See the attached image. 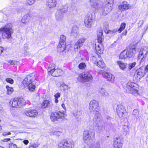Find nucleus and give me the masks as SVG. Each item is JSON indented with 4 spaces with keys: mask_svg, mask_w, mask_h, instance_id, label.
Wrapping results in <instances>:
<instances>
[{
    "mask_svg": "<svg viewBox=\"0 0 148 148\" xmlns=\"http://www.w3.org/2000/svg\"><path fill=\"white\" fill-rule=\"evenodd\" d=\"M89 3L91 7L95 11L99 12L101 15L105 16L108 14L112 8L111 6L106 5L104 6L100 0H89Z\"/></svg>",
    "mask_w": 148,
    "mask_h": 148,
    "instance_id": "obj_1",
    "label": "nucleus"
},
{
    "mask_svg": "<svg viewBox=\"0 0 148 148\" xmlns=\"http://www.w3.org/2000/svg\"><path fill=\"white\" fill-rule=\"evenodd\" d=\"M12 25L11 23L8 24L0 29V32L2 34V36L4 39L8 38L11 37L13 32Z\"/></svg>",
    "mask_w": 148,
    "mask_h": 148,
    "instance_id": "obj_2",
    "label": "nucleus"
},
{
    "mask_svg": "<svg viewBox=\"0 0 148 148\" xmlns=\"http://www.w3.org/2000/svg\"><path fill=\"white\" fill-rule=\"evenodd\" d=\"M95 134L92 129L84 130L83 132V139L84 142L87 144L92 142L95 137Z\"/></svg>",
    "mask_w": 148,
    "mask_h": 148,
    "instance_id": "obj_3",
    "label": "nucleus"
},
{
    "mask_svg": "<svg viewBox=\"0 0 148 148\" xmlns=\"http://www.w3.org/2000/svg\"><path fill=\"white\" fill-rule=\"evenodd\" d=\"M94 121L96 126L98 127V130L99 132H102L104 130L103 119L100 114H95L94 117Z\"/></svg>",
    "mask_w": 148,
    "mask_h": 148,
    "instance_id": "obj_4",
    "label": "nucleus"
},
{
    "mask_svg": "<svg viewBox=\"0 0 148 148\" xmlns=\"http://www.w3.org/2000/svg\"><path fill=\"white\" fill-rule=\"evenodd\" d=\"M92 79V75L87 72H83L79 75L77 78L78 81L84 82H89Z\"/></svg>",
    "mask_w": 148,
    "mask_h": 148,
    "instance_id": "obj_5",
    "label": "nucleus"
},
{
    "mask_svg": "<svg viewBox=\"0 0 148 148\" xmlns=\"http://www.w3.org/2000/svg\"><path fill=\"white\" fill-rule=\"evenodd\" d=\"M89 108L91 112L98 114L97 113L99 110V103L95 100L91 101L89 104Z\"/></svg>",
    "mask_w": 148,
    "mask_h": 148,
    "instance_id": "obj_6",
    "label": "nucleus"
},
{
    "mask_svg": "<svg viewBox=\"0 0 148 148\" xmlns=\"http://www.w3.org/2000/svg\"><path fill=\"white\" fill-rule=\"evenodd\" d=\"M11 103L13 107L20 108L21 107L24 106L25 104L24 99L23 98L15 99L10 102V104Z\"/></svg>",
    "mask_w": 148,
    "mask_h": 148,
    "instance_id": "obj_7",
    "label": "nucleus"
},
{
    "mask_svg": "<svg viewBox=\"0 0 148 148\" xmlns=\"http://www.w3.org/2000/svg\"><path fill=\"white\" fill-rule=\"evenodd\" d=\"M74 142L72 140H62L60 141L58 144L60 148H72L74 147Z\"/></svg>",
    "mask_w": 148,
    "mask_h": 148,
    "instance_id": "obj_8",
    "label": "nucleus"
},
{
    "mask_svg": "<svg viewBox=\"0 0 148 148\" xmlns=\"http://www.w3.org/2000/svg\"><path fill=\"white\" fill-rule=\"evenodd\" d=\"M66 116L64 112H58L52 113L51 114V119L52 122H55L58 121L59 119H63Z\"/></svg>",
    "mask_w": 148,
    "mask_h": 148,
    "instance_id": "obj_9",
    "label": "nucleus"
},
{
    "mask_svg": "<svg viewBox=\"0 0 148 148\" xmlns=\"http://www.w3.org/2000/svg\"><path fill=\"white\" fill-rule=\"evenodd\" d=\"M34 74H31L27 75L22 82V84L24 87H27L29 84L32 83L35 79Z\"/></svg>",
    "mask_w": 148,
    "mask_h": 148,
    "instance_id": "obj_10",
    "label": "nucleus"
},
{
    "mask_svg": "<svg viewBox=\"0 0 148 148\" xmlns=\"http://www.w3.org/2000/svg\"><path fill=\"white\" fill-rule=\"evenodd\" d=\"M116 111L119 117L121 118L125 117L127 114L125 109L123 106L121 105L117 106Z\"/></svg>",
    "mask_w": 148,
    "mask_h": 148,
    "instance_id": "obj_11",
    "label": "nucleus"
},
{
    "mask_svg": "<svg viewBox=\"0 0 148 148\" xmlns=\"http://www.w3.org/2000/svg\"><path fill=\"white\" fill-rule=\"evenodd\" d=\"M147 53L148 50L147 49H143L140 50L138 57V60L140 64L145 61Z\"/></svg>",
    "mask_w": 148,
    "mask_h": 148,
    "instance_id": "obj_12",
    "label": "nucleus"
},
{
    "mask_svg": "<svg viewBox=\"0 0 148 148\" xmlns=\"http://www.w3.org/2000/svg\"><path fill=\"white\" fill-rule=\"evenodd\" d=\"M139 51V48L136 46L135 45L132 46L131 48L126 52L128 57H133Z\"/></svg>",
    "mask_w": 148,
    "mask_h": 148,
    "instance_id": "obj_13",
    "label": "nucleus"
},
{
    "mask_svg": "<svg viewBox=\"0 0 148 148\" xmlns=\"http://www.w3.org/2000/svg\"><path fill=\"white\" fill-rule=\"evenodd\" d=\"M99 73L103 75V77L106 78L107 80L113 83L114 82L115 77L114 76L110 73H106L105 71L102 70H100Z\"/></svg>",
    "mask_w": 148,
    "mask_h": 148,
    "instance_id": "obj_14",
    "label": "nucleus"
},
{
    "mask_svg": "<svg viewBox=\"0 0 148 148\" xmlns=\"http://www.w3.org/2000/svg\"><path fill=\"white\" fill-rule=\"evenodd\" d=\"M37 111L35 110H25L23 113V115L26 116L35 118L38 115Z\"/></svg>",
    "mask_w": 148,
    "mask_h": 148,
    "instance_id": "obj_15",
    "label": "nucleus"
},
{
    "mask_svg": "<svg viewBox=\"0 0 148 148\" xmlns=\"http://www.w3.org/2000/svg\"><path fill=\"white\" fill-rule=\"evenodd\" d=\"M66 11V9L65 8H59L56 13V17L57 20L60 21L63 19L64 13Z\"/></svg>",
    "mask_w": 148,
    "mask_h": 148,
    "instance_id": "obj_16",
    "label": "nucleus"
},
{
    "mask_svg": "<svg viewBox=\"0 0 148 148\" xmlns=\"http://www.w3.org/2000/svg\"><path fill=\"white\" fill-rule=\"evenodd\" d=\"M122 139L119 137L114 138L113 144V148H122L123 145Z\"/></svg>",
    "mask_w": 148,
    "mask_h": 148,
    "instance_id": "obj_17",
    "label": "nucleus"
},
{
    "mask_svg": "<svg viewBox=\"0 0 148 148\" xmlns=\"http://www.w3.org/2000/svg\"><path fill=\"white\" fill-rule=\"evenodd\" d=\"M146 73L145 71L144 70L143 68L141 67L136 70L135 74V76L136 75H137V77L138 79L139 80L141 78L143 77L145 75Z\"/></svg>",
    "mask_w": 148,
    "mask_h": 148,
    "instance_id": "obj_18",
    "label": "nucleus"
},
{
    "mask_svg": "<svg viewBox=\"0 0 148 148\" xmlns=\"http://www.w3.org/2000/svg\"><path fill=\"white\" fill-rule=\"evenodd\" d=\"M131 8V6L126 1H124L118 6L119 10L121 12H123Z\"/></svg>",
    "mask_w": 148,
    "mask_h": 148,
    "instance_id": "obj_19",
    "label": "nucleus"
},
{
    "mask_svg": "<svg viewBox=\"0 0 148 148\" xmlns=\"http://www.w3.org/2000/svg\"><path fill=\"white\" fill-rule=\"evenodd\" d=\"M95 46L96 51L98 55L99 54H101L103 53V46L101 43H96Z\"/></svg>",
    "mask_w": 148,
    "mask_h": 148,
    "instance_id": "obj_20",
    "label": "nucleus"
},
{
    "mask_svg": "<svg viewBox=\"0 0 148 148\" xmlns=\"http://www.w3.org/2000/svg\"><path fill=\"white\" fill-rule=\"evenodd\" d=\"M86 40V39L84 38H81L75 43L74 46L75 49H78L82 46Z\"/></svg>",
    "mask_w": 148,
    "mask_h": 148,
    "instance_id": "obj_21",
    "label": "nucleus"
},
{
    "mask_svg": "<svg viewBox=\"0 0 148 148\" xmlns=\"http://www.w3.org/2000/svg\"><path fill=\"white\" fill-rule=\"evenodd\" d=\"M79 35L78 28L77 26H73L72 28L71 35L75 38H76Z\"/></svg>",
    "mask_w": 148,
    "mask_h": 148,
    "instance_id": "obj_22",
    "label": "nucleus"
},
{
    "mask_svg": "<svg viewBox=\"0 0 148 148\" xmlns=\"http://www.w3.org/2000/svg\"><path fill=\"white\" fill-rule=\"evenodd\" d=\"M95 20H88L85 19L84 24L86 27L87 28H91L92 27L94 24Z\"/></svg>",
    "mask_w": 148,
    "mask_h": 148,
    "instance_id": "obj_23",
    "label": "nucleus"
},
{
    "mask_svg": "<svg viewBox=\"0 0 148 148\" xmlns=\"http://www.w3.org/2000/svg\"><path fill=\"white\" fill-rule=\"evenodd\" d=\"M100 95L102 97H106L109 96V94L108 92L104 88H100L99 90Z\"/></svg>",
    "mask_w": 148,
    "mask_h": 148,
    "instance_id": "obj_24",
    "label": "nucleus"
},
{
    "mask_svg": "<svg viewBox=\"0 0 148 148\" xmlns=\"http://www.w3.org/2000/svg\"><path fill=\"white\" fill-rule=\"evenodd\" d=\"M31 16L29 14H27L24 15L22 17L21 22L24 24H26L31 18Z\"/></svg>",
    "mask_w": 148,
    "mask_h": 148,
    "instance_id": "obj_25",
    "label": "nucleus"
},
{
    "mask_svg": "<svg viewBox=\"0 0 148 148\" xmlns=\"http://www.w3.org/2000/svg\"><path fill=\"white\" fill-rule=\"evenodd\" d=\"M56 4V0H47V5L49 8L55 7Z\"/></svg>",
    "mask_w": 148,
    "mask_h": 148,
    "instance_id": "obj_26",
    "label": "nucleus"
},
{
    "mask_svg": "<svg viewBox=\"0 0 148 148\" xmlns=\"http://www.w3.org/2000/svg\"><path fill=\"white\" fill-rule=\"evenodd\" d=\"M56 68L55 64L52 63L50 64L47 69L48 72L50 74L52 75L55 71Z\"/></svg>",
    "mask_w": 148,
    "mask_h": 148,
    "instance_id": "obj_27",
    "label": "nucleus"
},
{
    "mask_svg": "<svg viewBox=\"0 0 148 148\" xmlns=\"http://www.w3.org/2000/svg\"><path fill=\"white\" fill-rule=\"evenodd\" d=\"M134 86H136V84L131 82H128L126 86V91L127 92H130L132 91V88L133 87H134Z\"/></svg>",
    "mask_w": 148,
    "mask_h": 148,
    "instance_id": "obj_28",
    "label": "nucleus"
},
{
    "mask_svg": "<svg viewBox=\"0 0 148 148\" xmlns=\"http://www.w3.org/2000/svg\"><path fill=\"white\" fill-rule=\"evenodd\" d=\"M99 59L98 61L96 62L95 64L99 68H104L105 66V64L103 59L101 57Z\"/></svg>",
    "mask_w": 148,
    "mask_h": 148,
    "instance_id": "obj_29",
    "label": "nucleus"
},
{
    "mask_svg": "<svg viewBox=\"0 0 148 148\" xmlns=\"http://www.w3.org/2000/svg\"><path fill=\"white\" fill-rule=\"evenodd\" d=\"M95 14L93 12H89L86 15L85 19L88 20H95Z\"/></svg>",
    "mask_w": 148,
    "mask_h": 148,
    "instance_id": "obj_30",
    "label": "nucleus"
},
{
    "mask_svg": "<svg viewBox=\"0 0 148 148\" xmlns=\"http://www.w3.org/2000/svg\"><path fill=\"white\" fill-rule=\"evenodd\" d=\"M117 64L120 68L123 70H124L126 68L127 65L126 63H124L120 61H117Z\"/></svg>",
    "mask_w": 148,
    "mask_h": 148,
    "instance_id": "obj_31",
    "label": "nucleus"
},
{
    "mask_svg": "<svg viewBox=\"0 0 148 148\" xmlns=\"http://www.w3.org/2000/svg\"><path fill=\"white\" fill-rule=\"evenodd\" d=\"M58 51L60 52H63L66 49L65 44L59 43L57 47Z\"/></svg>",
    "mask_w": 148,
    "mask_h": 148,
    "instance_id": "obj_32",
    "label": "nucleus"
},
{
    "mask_svg": "<svg viewBox=\"0 0 148 148\" xmlns=\"http://www.w3.org/2000/svg\"><path fill=\"white\" fill-rule=\"evenodd\" d=\"M137 85L134 86V87H133L132 88V91L130 92H128L133 94L134 95L137 96L138 95V88Z\"/></svg>",
    "mask_w": 148,
    "mask_h": 148,
    "instance_id": "obj_33",
    "label": "nucleus"
},
{
    "mask_svg": "<svg viewBox=\"0 0 148 148\" xmlns=\"http://www.w3.org/2000/svg\"><path fill=\"white\" fill-rule=\"evenodd\" d=\"M100 57L98 55L95 56H92L91 57L90 60L92 63L95 64Z\"/></svg>",
    "mask_w": 148,
    "mask_h": 148,
    "instance_id": "obj_34",
    "label": "nucleus"
},
{
    "mask_svg": "<svg viewBox=\"0 0 148 148\" xmlns=\"http://www.w3.org/2000/svg\"><path fill=\"white\" fill-rule=\"evenodd\" d=\"M97 43H101L103 39V34L101 32L97 34Z\"/></svg>",
    "mask_w": 148,
    "mask_h": 148,
    "instance_id": "obj_35",
    "label": "nucleus"
},
{
    "mask_svg": "<svg viewBox=\"0 0 148 148\" xmlns=\"http://www.w3.org/2000/svg\"><path fill=\"white\" fill-rule=\"evenodd\" d=\"M62 133L61 132L57 131L55 130H53L51 131L50 134L51 135H55L56 136H59Z\"/></svg>",
    "mask_w": 148,
    "mask_h": 148,
    "instance_id": "obj_36",
    "label": "nucleus"
},
{
    "mask_svg": "<svg viewBox=\"0 0 148 148\" xmlns=\"http://www.w3.org/2000/svg\"><path fill=\"white\" fill-rule=\"evenodd\" d=\"M27 87L29 90L31 91H34L36 88V86L34 84L33 82L32 83L29 84Z\"/></svg>",
    "mask_w": 148,
    "mask_h": 148,
    "instance_id": "obj_37",
    "label": "nucleus"
},
{
    "mask_svg": "<svg viewBox=\"0 0 148 148\" xmlns=\"http://www.w3.org/2000/svg\"><path fill=\"white\" fill-rule=\"evenodd\" d=\"M6 88L7 89L6 93L8 95H10L14 91L13 89L12 88L8 86H6Z\"/></svg>",
    "mask_w": 148,
    "mask_h": 148,
    "instance_id": "obj_38",
    "label": "nucleus"
},
{
    "mask_svg": "<svg viewBox=\"0 0 148 148\" xmlns=\"http://www.w3.org/2000/svg\"><path fill=\"white\" fill-rule=\"evenodd\" d=\"M127 53L125 51L122 52L119 56V58L120 59H124L128 57L127 55Z\"/></svg>",
    "mask_w": 148,
    "mask_h": 148,
    "instance_id": "obj_39",
    "label": "nucleus"
},
{
    "mask_svg": "<svg viewBox=\"0 0 148 148\" xmlns=\"http://www.w3.org/2000/svg\"><path fill=\"white\" fill-rule=\"evenodd\" d=\"M49 104V101L47 100H45L42 103V108H46L48 107Z\"/></svg>",
    "mask_w": 148,
    "mask_h": 148,
    "instance_id": "obj_40",
    "label": "nucleus"
},
{
    "mask_svg": "<svg viewBox=\"0 0 148 148\" xmlns=\"http://www.w3.org/2000/svg\"><path fill=\"white\" fill-rule=\"evenodd\" d=\"M62 72V70L56 68L55 71L54 73V74H53L52 75L55 77L58 76L60 75L61 74V73Z\"/></svg>",
    "mask_w": 148,
    "mask_h": 148,
    "instance_id": "obj_41",
    "label": "nucleus"
},
{
    "mask_svg": "<svg viewBox=\"0 0 148 148\" xmlns=\"http://www.w3.org/2000/svg\"><path fill=\"white\" fill-rule=\"evenodd\" d=\"M60 88L64 91H66V90H68L70 88L68 86L64 84H62L60 85Z\"/></svg>",
    "mask_w": 148,
    "mask_h": 148,
    "instance_id": "obj_42",
    "label": "nucleus"
},
{
    "mask_svg": "<svg viewBox=\"0 0 148 148\" xmlns=\"http://www.w3.org/2000/svg\"><path fill=\"white\" fill-rule=\"evenodd\" d=\"M123 132L126 134L130 131V127L128 125H124L123 127Z\"/></svg>",
    "mask_w": 148,
    "mask_h": 148,
    "instance_id": "obj_43",
    "label": "nucleus"
},
{
    "mask_svg": "<svg viewBox=\"0 0 148 148\" xmlns=\"http://www.w3.org/2000/svg\"><path fill=\"white\" fill-rule=\"evenodd\" d=\"M66 39V37L64 35L61 36L60 43H62L63 44H65V41Z\"/></svg>",
    "mask_w": 148,
    "mask_h": 148,
    "instance_id": "obj_44",
    "label": "nucleus"
},
{
    "mask_svg": "<svg viewBox=\"0 0 148 148\" xmlns=\"http://www.w3.org/2000/svg\"><path fill=\"white\" fill-rule=\"evenodd\" d=\"M106 2L107 3L106 5L109 6H111L112 7L114 4V0H106Z\"/></svg>",
    "mask_w": 148,
    "mask_h": 148,
    "instance_id": "obj_45",
    "label": "nucleus"
},
{
    "mask_svg": "<svg viewBox=\"0 0 148 148\" xmlns=\"http://www.w3.org/2000/svg\"><path fill=\"white\" fill-rule=\"evenodd\" d=\"M126 25V24L124 23H122L121 25L120 28L118 29V31L119 32H121L125 28Z\"/></svg>",
    "mask_w": 148,
    "mask_h": 148,
    "instance_id": "obj_46",
    "label": "nucleus"
},
{
    "mask_svg": "<svg viewBox=\"0 0 148 148\" xmlns=\"http://www.w3.org/2000/svg\"><path fill=\"white\" fill-rule=\"evenodd\" d=\"M86 67L85 64L83 62L80 63L78 66L79 68L81 69H84Z\"/></svg>",
    "mask_w": 148,
    "mask_h": 148,
    "instance_id": "obj_47",
    "label": "nucleus"
},
{
    "mask_svg": "<svg viewBox=\"0 0 148 148\" xmlns=\"http://www.w3.org/2000/svg\"><path fill=\"white\" fill-rule=\"evenodd\" d=\"M5 81L8 83L10 84H12L14 83V80L10 78H6L5 79Z\"/></svg>",
    "mask_w": 148,
    "mask_h": 148,
    "instance_id": "obj_48",
    "label": "nucleus"
},
{
    "mask_svg": "<svg viewBox=\"0 0 148 148\" xmlns=\"http://www.w3.org/2000/svg\"><path fill=\"white\" fill-rule=\"evenodd\" d=\"M136 64V63L135 62H134L132 63L129 64L128 69L131 70L132 68L134 67Z\"/></svg>",
    "mask_w": 148,
    "mask_h": 148,
    "instance_id": "obj_49",
    "label": "nucleus"
},
{
    "mask_svg": "<svg viewBox=\"0 0 148 148\" xmlns=\"http://www.w3.org/2000/svg\"><path fill=\"white\" fill-rule=\"evenodd\" d=\"M9 148H17V147L15 144L13 143H10L9 144Z\"/></svg>",
    "mask_w": 148,
    "mask_h": 148,
    "instance_id": "obj_50",
    "label": "nucleus"
},
{
    "mask_svg": "<svg viewBox=\"0 0 148 148\" xmlns=\"http://www.w3.org/2000/svg\"><path fill=\"white\" fill-rule=\"evenodd\" d=\"M35 0H27V2L29 5H32L35 2Z\"/></svg>",
    "mask_w": 148,
    "mask_h": 148,
    "instance_id": "obj_51",
    "label": "nucleus"
},
{
    "mask_svg": "<svg viewBox=\"0 0 148 148\" xmlns=\"http://www.w3.org/2000/svg\"><path fill=\"white\" fill-rule=\"evenodd\" d=\"M100 147L99 144V143H96L93 145L92 148H100Z\"/></svg>",
    "mask_w": 148,
    "mask_h": 148,
    "instance_id": "obj_52",
    "label": "nucleus"
},
{
    "mask_svg": "<svg viewBox=\"0 0 148 148\" xmlns=\"http://www.w3.org/2000/svg\"><path fill=\"white\" fill-rule=\"evenodd\" d=\"M143 23V21H140L138 23V27L139 28L141 27Z\"/></svg>",
    "mask_w": 148,
    "mask_h": 148,
    "instance_id": "obj_53",
    "label": "nucleus"
},
{
    "mask_svg": "<svg viewBox=\"0 0 148 148\" xmlns=\"http://www.w3.org/2000/svg\"><path fill=\"white\" fill-rule=\"evenodd\" d=\"M60 96V94L59 92H57L54 95L55 98L58 99L59 98Z\"/></svg>",
    "mask_w": 148,
    "mask_h": 148,
    "instance_id": "obj_54",
    "label": "nucleus"
},
{
    "mask_svg": "<svg viewBox=\"0 0 148 148\" xmlns=\"http://www.w3.org/2000/svg\"><path fill=\"white\" fill-rule=\"evenodd\" d=\"M11 134V133L8 132L6 133V132H4L2 134V135L4 136H6L8 135H10Z\"/></svg>",
    "mask_w": 148,
    "mask_h": 148,
    "instance_id": "obj_55",
    "label": "nucleus"
},
{
    "mask_svg": "<svg viewBox=\"0 0 148 148\" xmlns=\"http://www.w3.org/2000/svg\"><path fill=\"white\" fill-rule=\"evenodd\" d=\"M138 114V112L137 110L135 109L133 112V114L134 115H136Z\"/></svg>",
    "mask_w": 148,
    "mask_h": 148,
    "instance_id": "obj_56",
    "label": "nucleus"
},
{
    "mask_svg": "<svg viewBox=\"0 0 148 148\" xmlns=\"http://www.w3.org/2000/svg\"><path fill=\"white\" fill-rule=\"evenodd\" d=\"M11 65H14L16 63V62L14 60H11V61H9L8 62Z\"/></svg>",
    "mask_w": 148,
    "mask_h": 148,
    "instance_id": "obj_57",
    "label": "nucleus"
},
{
    "mask_svg": "<svg viewBox=\"0 0 148 148\" xmlns=\"http://www.w3.org/2000/svg\"><path fill=\"white\" fill-rule=\"evenodd\" d=\"M11 140V139L10 138H4L2 140V141L3 142H7Z\"/></svg>",
    "mask_w": 148,
    "mask_h": 148,
    "instance_id": "obj_58",
    "label": "nucleus"
},
{
    "mask_svg": "<svg viewBox=\"0 0 148 148\" xmlns=\"http://www.w3.org/2000/svg\"><path fill=\"white\" fill-rule=\"evenodd\" d=\"M144 70L145 71V72L147 73L148 71V64L147 65L144 69Z\"/></svg>",
    "mask_w": 148,
    "mask_h": 148,
    "instance_id": "obj_59",
    "label": "nucleus"
},
{
    "mask_svg": "<svg viewBox=\"0 0 148 148\" xmlns=\"http://www.w3.org/2000/svg\"><path fill=\"white\" fill-rule=\"evenodd\" d=\"M3 48L1 47H0V55L3 53Z\"/></svg>",
    "mask_w": 148,
    "mask_h": 148,
    "instance_id": "obj_60",
    "label": "nucleus"
},
{
    "mask_svg": "<svg viewBox=\"0 0 148 148\" xmlns=\"http://www.w3.org/2000/svg\"><path fill=\"white\" fill-rule=\"evenodd\" d=\"M38 145L36 144H33L31 146L32 147H33L34 148H36L38 147Z\"/></svg>",
    "mask_w": 148,
    "mask_h": 148,
    "instance_id": "obj_61",
    "label": "nucleus"
},
{
    "mask_svg": "<svg viewBox=\"0 0 148 148\" xmlns=\"http://www.w3.org/2000/svg\"><path fill=\"white\" fill-rule=\"evenodd\" d=\"M23 142L24 144L25 145H27L29 143V141L28 140H25L23 141Z\"/></svg>",
    "mask_w": 148,
    "mask_h": 148,
    "instance_id": "obj_62",
    "label": "nucleus"
},
{
    "mask_svg": "<svg viewBox=\"0 0 148 148\" xmlns=\"http://www.w3.org/2000/svg\"><path fill=\"white\" fill-rule=\"evenodd\" d=\"M29 51L27 50H25L24 51V53L25 55H27L29 54Z\"/></svg>",
    "mask_w": 148,
    "mask_h": 148,
    "instance_id": "obj_63",
    "label": "nucleus"
},
{
    "mask_svg": "<svg viewBox=\"0 0 148 148\" xmlns=\"http://www.w3.org/2000/svg\"><path fill=\"white\" fill-rule=\"evenodd\" d=\"M61 106L64 110H66L65 105L64 103H62L61 105Z\"/></svg>",
    "mask_w": 148,
    "mask_h": 148,
    "instance_id": "obj_64",
    "label": "nucleus"
}]
</instances>
